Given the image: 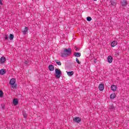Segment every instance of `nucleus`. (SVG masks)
Segmentation results:
<instances>
[{
    "label": "nucleus",
    "mask_w": 129,
    "mask_h": 129,
    "mask_svg": "<svg viewBox=\"0 0 129 129\" xmlns=\"http://www.w3.org/2000/svg\"><path fill=\"white\" fill-rule=\"evenodd\" d=\"M71 54H72V49H71V48H68V49L64 48H63V50L61 52L60 56L62 58H65V57L70 56Z\"/></svg>",
    "instance_id": "f257e3e1"
},
{
    "label": "nucleus",
    "mask_w": 129,
    "mask_h": 129,
    "mask_svg": "<svg viewBox=\"0 0 129 129\" xmlns=\"http://www.w3.org/2000/svg\"><path fill=\"white\" fill-rule=\"evenodd\" d=\"M9 84L11 85V88L13 89H17V84H16V80L14 78L11 79L10 81Z\"/></svg>",
    "instance_id": "f03ea898"
},
{
    "label": "nucleus",
    "mask_w": 129,
    "mask_h": 129,
    "mask_svg": "<svg viewBox=\"0 0 129 129\" xmlns=\"http://www.w3.org/2000/svg\"><path fill=\"white\" fill-rule=\"evenodd\" d=\"M55 72L56 78H57V79H59V78L61 77V71L60 70V69H56L55 70Z\"/></svg>",
    "instance_id": "7ed1b4c3"
},
{
    "label": "nucleus",
    "mask_w": 129,
    "mask_h": 129,
    "mask_svg": "<svg viewBox=\"0 0 129 129\" xmlns=\"http://www.w3.org/2000/svg\"><path fill=\"white\" fill-rule=\"evenodd\" d=\"M73 121L75 122L79 123V122H80L81 121V119L79 117H75V118H73Z\"/></svg>",
    "instance_id": "20e7f679"
},
{
    "label": "nucleus",
    "mask_w": 129,
    "mask_h": 129,
    "mask_svg": "<svg viewBox=\"0 0 129 129\" xmlns=\"http://www.w3.org/2000/svg\"><path fill=\"white\" fill-rule=\"evenodd\" d=\"M121 5L122 7H126L127 6V2L126 0H122L121 2Z\"/></svg>",
    "instance_id": "39448f33"
},
{
    "label": "nucleus",
    "mask_w": 129,
    "mask_h": 129,
    "mask_svg": "<svg viewBox=\"0 0 129 129\" xmlns=\"http://www.w3.org/2000/svg\"><path fill=\"white\" fill-rule=\"evenodd\" d=\"M99 89L100 91H103V90L104 89V84H99Z\"/></svg>",
    "instance_id": "423d86ee"
},
{
    "label": "nucleus",
    "mask_w": 129,
    "mask_h": 129,
    "mask_svg": "<svg viewBox=\"0 0 129 129\" xmlns=\"http://www.w3.org/2000/svg\"><path fill=\"white\" fill-rule=\"evenodd\" d=\"M111 89L113 92H115V91L117 90V87L116 85H113L111 86Z\"/></svg>",
    "instance_id": "0eeeda50"
},
{
    "label": "nucleus",
    "mask_w": 129,
    "mask_h": 129,
    "mask_svg": "<svg viewBox=\"0 0 129 129\" xmlns=\"http://www.w3.org/2000/svg\"><path fill=\"white\" fill-rule=\"evenodd\" d=\"M6 57L5 56H2L0 58V63L1 64H4L6 62Z\"/></svg>",
    "instance_id": "6e6552de"
},
{
    "label": "nucleus",
    "mask_w": 129,
    "mask_h": 129,
    "mask_svg": "<svg viewBox=\"0 0 129 129\" xmlns=\"http://www.w3.org/2000/svg\"><path fill=\"white\" fill-rule=\"evenodd\" d=\"M13 103L14 105H18L19 103V100H18V99H14L13 100Z\"/></svg>",
    "instance_id": "1a4fd4ad"
},
{
    "label": "nucleus",
    "mask_w": 129,
    "mask_h": 129,
    "mask_svg": "<svg viewBox=\"0 0 129 129\" xmlns=\"http://www.w3.org/2000/svg\"><path fill=\"white\" fill-rule=\"evenodd\" d=\"M28 31H29V28H28L27 27H25L24 30H23L22 32L24 35H26L27 33H28Z\"/></svg>",
    "instance_id": "9d476101"
},
{
    "label": "nucleus",
    "mask_w": 129,
    "mask_h": 129,
    "mask_svg": "<svg viewBox=\"0 0 129 129\" xmlns=\"http://www.w3.org/2000/svg\"><path fill=\"white\" fill-rule=\"evenodd\" d=\"M49 71H54V66L50 64L48 66Z\"/></svg>",
    "instance_id": "9b49d317"
},
{
    "label": "nucleus",
    "mask_w": 129,
    "mask_h": 129,
    "mask_svg": "<svg viewBox=\"0 0 129 129\" xmlns=\"http://www.w3.org/2000/svg\"><path fill=\"white\" fill-rule=\"evenodd\" d=\"M117 45V42L115 41H113L111 43V47H115V46Z\"/></svg>",
    "instance_id": "f8f14e48"
},
{
    "label": "nucleus",
    "mask_w": 129,
    "mask_h": 129,
    "mask_svg": "<svg viewBox=\"0 0 129 129\" xmlns=\"http://www.w3.org/2000/svg\"><path fill=\"white\" fill-rule=\"evenodd\" d=\"M107 60L109 63H112V57H111V56H108Z\"/></svg>",
    "instance_id": "ddd939ff"
},
{
    "label": "nucleus",
    "mask_w": 129,
    "mask_h": 129,
    "mask_svg": "<svg viewBox=\"0 0 129 129\" xmlns=\"http://www.w3.org/2000/svg\"><path fill=\"white\" fill-rule=\"evenodd\" d=\"M74 56H75V57H80L81 56V53L80 52H75L74 53Z\"/></svg>",
    "instance_id": "4468645a"
},
{
    "label": "nucleus",
    "mask_w": 129,
    "mask_h": 129,
    "mask_svg": "<svg viewBox=\"0 0 129 129\" xmlns=\"http://www.w3.org/2000/svg\"><path fill=\"white\" fill-rule=\"evenodd\" d=\"M1 75H5L6 74V70L4 69H2L0 70Z\"/></svg>",
    "instance_id": "2eb2a0df"
},
{
    "label": "nucleus",
    "mask_w": 129,
    "mask_h": 129,
    "mask_svg": "<svg viewBox=\"0 0 129 129\" xmlns=\"http://www.w3.org/2000/svg\"><path fill=\"white\" fill-rule=\"evenodd\" d=\"M67 73L68 76H69L70 77H71V76H72V75H73V74H74V73L73 72V71L67 72Z\"/></svg>",
    "instance_id": "dca6fc26"
},
{
    "label": "nucleus",
    "mask_w": 129,
    "mask_h": 129,
    "mask_svg": "<svg viewBox=\"0 0 129 129\" xmlns=\"http://www.w3.org/2000/svg\"><path fill=\"white\" fill-rule=\"evenodd\" d=\"M115 97H116V95H115V93L112 94L110 96V98H111V99H114V98Z\"/></svg>",
    "instance_id": "f3484780"
},
{
    "label": "nucleus",
    "mask_w": 129,
    "mask_h": 129,
    "mask_svg": "<svg viewBox=\"0 0 129 129\" xmlns=\"http://www.w3.org/2000/svg\"><path fill=\"white\" fill-rule=\"evenodd\" d=\"M55 62L56 63L57 65H58V66H61V65L62 64L60 60L58 59H55Z\"/></svg>",
    "instance_id": "a211bd4d"
},
{
    "label": "nucleus",
    "mask_w": 129,
    "mask_h": 129,
    "mask_svg": "<svg viewBox=\"0 0 129 129\" xmlns=\"http://www.w3.org/2000/svg\"><path fill=\"white\" fill-rule=\"evenodd\" d=\"M23 114L24 118H27V117H28V115L27 114V113L26 112V111H23Z\"/></svg>",
    "instance_id": "6ab92c4d"
},
{
    "label": "nucleus",
    "mask_w": 129,
    "mask_h": 129,
    "mask_svg": "<svg viewBox=\"0 0 129 129\" xmlns=\"http://www.w3.org/2000/svg\"><path fill=\"white\" fill-rule=\"evenodd\" d=\"M111 3V5L112 6H113L114 7H115V6H116V3H115V2L113 1V0H111L110 1Z\"/></svg>",
    "instance_id": "aec40b11"
},
{
    "label": "nucleus",
    "mask_w": 129,
    "mask_h": 129,
    "mask_svg": "<svg viewBox=\"0 0 129 129\" xmlns=\"http://www.w3.org/2000/svg\"><path fill=\"white\" fill-rule=\"evenodd\" d=\"M10 39L11 40H14V34H10Z\"/></svg>",
    "instance_id": "412c9836"
},
{
    "label": "nucleus",
    "mask_w": 129,
    "mask_h": 129,
    "mask_svg": "<svg viewBox=\"0 0 129 129\" xmlns=\"http://www.w3.org/2000/svg\"><path fill=\"white\" fill-rule=\"evenodd\" d=\"M92 20V18H91V17H88L87 18V21H88V22H90Z\"/></svg>",
    "instance_id": "4be33fe9"
},
{
    "label": "nucleus",
    "mask_w": 129,
    "mask_h": 129,
    "mask_svg": "<svg viewBox=\"0 0 129 129\" xmlns=\"http://www.w3.org/2000/svg\"><path fill=\"white\" fill-rule=\"evenodd\" d=\"M76 61L77 62V63H78V64H81V62L79 61V59H78V58H76Z\"/></svg>",
    "instance_id": "5701e85b"
},
{
    "label": "nucleus",
    "mask_w": 129,
    "mask_h": 129,
    "mask_svg": "<svg viewBox=\"0 0 129 129\" xmlns=\"http://www.w3.org/2000/svg\"><path fill=\"white\" fill-rule=\"evenodd\" d=\"M4 95V93L3 91L0 90V97H3V95Z\"/></svg>",
    "instance_id": "b1692460"
},
{
    "label": "nucleus",
    "mask_w": 129,
    "mask_h": 129,
    "mask_svg": "<svg viewBox=\"0 0 129 129\" xmlns=\"http://www.w3.org/2000/svg\"><path fill=\"white\" fill-rule=\"evenodd\" d=\"M5 40H6V41H7V40H8V34H5Z\"/></svg>",
    "instance_id": "393cba45"
},
{
    "label": "nucleus",
    "mask_w": 129,
    "mask_h": 129,
    "mask_svg": "<svg viewBox=\"0 0 129 129\" xmlns=\"http://www.w3.org/2000/svg\"><path fill=\"white\" fill-rule=\"evenodd\" d=\"M28 64H29V62H28L27 60H25L24 65H28Z\"/></svg>",
    "instance_id": "a878e982"
},
{
    "label": "nucleus",
    "mask_w": 129,
    "mask_h": 129,
    "mask_svg": "<svg viewBox=\"0 0 129 129\" xmlns=\"http://www.w3.org/2000/svg\"><path fill=\"white\" fill-rule=\"evenodd\" d=\"M75 50L77 52H78V51H79V49H78V48H77V47H75Z\"/></svg>",
    "instance_id": "bb28decb"
},
{
    "label": "nucleus",
    "mask_w": 129,
    "mask_h": 129,
    "mask_svg": "<svg viewBox=\"0 0 129 129\" xmlns=\"http://www.w3.org/2000/svg\"><path fill=\"white\" fill-rule=\"evenodd\" d=\"M0 5H3V0H0Z\"/></svg>",
    "instance_id": "cd10ccee"
},
{
    "label": "nucleus",
    "mask_w": 129,
    "mask_h": 129,
    "mask_svg": "<svg viewBox=\"0 0 129 129\" xmlns=\"http://www.w3.org/2000/svg\"><path fill=\"white\" fill-rule=\"evenodd\" d=\"M94 63H96V62H97V61H96V59H94Z\"/></svg>",
    "instance_id": "c85d7f7f"
},
{
    "label": "nucleus",
    "mask_w": 129,
    "mask_h": 129,
    "mask_svg": "<svg viewBox=\"0 0 129 129\" xmlns=\"http://www.w3.org/2000/svg\"><path fill=\"white\" fill-rule=\"evenodd\" d=\"M3 109H5V106L2 107Z\"/></svg>",
    "instance_id": "c756f323"
},
{
    "label": "nucleus",
    "mask_w": 129,
    "mask_h": 129,
    "mask_svg": "<svg viewBox=\"0 0 129 129\" xmlns=\"http://www.w3.org/2000/svg\"><path fill=\"white\" fill-rule=\"evenodd\" d=\"M96 1H97V0H94V2H96Z\"/></svg>",
    "instance_id": "7c9ffc66"
}]
</instances>
